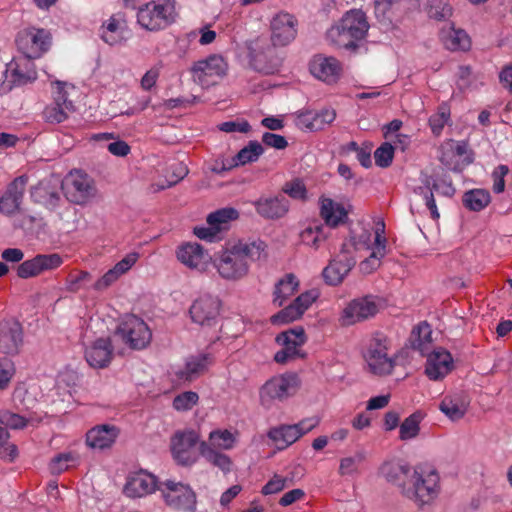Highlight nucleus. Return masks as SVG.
Instances as JSON below:
<instances>
[{
  "label": "nucleus",
  "mask_w": 512,
  "mask_h": 512,
  "mask_svg": "<svg viewBox=\"0 0 512 512\" xmlns=\"http://www.w3.org/2000/svg\"><path fill=\"white\" fill-rule=\"evenodd\" d=\"M267 255L264 241L238 240L214 255L213 266L221 279L238 282L249 275L252 262L264 260Z\"/></svg>",
  "instance_id": "f257e3e1"
},
{
  "label": "nucleus",
  "mask_w": 512,
  "mask_h": 512,
  "mask_svg": "<svg viewBox=\"0 0 512 512\" xmlns=\"http://www.w3.org/2000/svg\"><path fill=\"white\" fill-rule=\"evenodd\" d=\"M369 29L367 17L362 10L348 11L341 20L327 31V39L337 48L353 49Z\"/></svg>",
  "instance_id": "f03ea898"
},
{
  "label": "nucleus",
  "mask_w": 512,
  "mask_h": 512,
  "mask_svg": "<svg viewBox=\"0 0 512 512\" xmlns=\"http://www.w3.org/2000/svg\"><path fill=\"white\" fill-rule=\"evenodd\" d=\"M439 492V475L429 466L413 467L410 480L402 486V494L419 507L431 504Z\"/></svg>",
  "instance_id": "7ed1b4c3"
},
{
  "label": "nucleus",
  "mask_w": 512,
  "mask_h": 512,
  "mask_svg": "<svg viewBox=\"0 0 512 512\" xmlns=\"http://www.w3.org/2000/svg\"><path fill=\"white\" fill-rule=\"evenodd\" d=\"M302 381L295 372H284L269 378L259 388V402L265 408L284 403L300 390Z\"/></svg>",
  "instance_id": "20e7f679"
},
{
  "label": "nucleus",
  "mask_w": 512,
  "mask_h": 512,
  "mask_svg": "<svg viewBox=\"0 0 512 512\" xmlns=\"http://www.w3.org/2000/svg\"><path fill=\"white\" fill-rule=\"evenodd\" d=\"M176 16L175 0H153L139 8L137 21L146 30L158 31L173 23Z\"/></svg>",
  "instance_id": "39448f33"
},
{
  "label": "nucleus",
  "mask_w": 512,
  "mask_h": 512,
  "mask_svg": "<svg viewBox=\"0 0 512 512\" xmlns=\"http://www.w3.org/2000/svg\"><path fill=\"white\" fill-rule=\"evenodd\" d=\"M64 191L67 199L77 205L87 204L98 194L94 179L81 170H73L67 175Z\"/></svg>",
  "instance_id": "423d86ee"
},
{
  "label": "nucleus",
  "mask_w": 512,
  "mask_h": 512,
  "mask_svg": "<svg viewBox=\"0 0 512 512\" xmlns=\"http://www.w3.org/2000/svg\"><path fill=\"white\" fill-rule=\"evenodd\" d=\"M319 423L320 419L313 416L293 425H280L271 428L267 436L278 450H284L295 443L300 437L316 428Z\"/></svg>",
  "instance_id": "0eeeda50"
},
{
  "label": "nucleus",
  "mask_w": 512,
  "mask_h": 512,
  "mask_svg": "<svg viewBox=\"0 0 512 512\" xmlns=\"http://www.w3.org/2000/svg\"><path fill=\"white\" fill-rule=\"evenodd\" d=\"M115 336H119L130 348L140 350L150 343L152 333L141 318L127 315L118 325Z\"/></svg>",
  "instance_id": "6e6552de"
},
{
  "label": "nucleus",
  "mask_w": 512,
  "mask_h": 512,
  "mask_svg": "<svg viewBox=\"0 0 512 512\" xmlns=\"http://www.w3.org/2000/svg\"><path fill=\"white\" fill-rule=\"evenodd\" d=\"M158 490L170 508L186 512L195 511L196 495L188 485L167 480L160 483Z\"/></svg>",
  "instance_id": "1a4fd4ad"
},
{
  "label": "nucleus",
  "mask_w": 512,
  "mask_h": 512,
  "mask_svg": "<svg viewBox=\"0 0 512 512\" xmlns=\"http://www.w3.org/2000/svg\"><path fill=\"white\" fill-rule=\"evenodd\" d=\"M388 340L382 334H375L369 341L364 354L370 371L376 375L390 374L394 368V359L388 356Z\"/></svg>",
  "instance_id": "9d476101"
},
{
  "label": "nucleus",
  "mask_w": 512,
  "mask_h": 512,
  "mask_svg": "<svg viewBox=\"0 0 512 512\" xmlns=\"http://www.w3.org/2000/svg\"><path fill=\"white\" fill-rule=\"evenodd\" d=\"M227 63L220 55L209 57L194 63L191 68L193 80L202 87H210L219 82L227 72Z\"/></svg>",
  "instance_id": "9b49d317"
},
{
  "label": "nucleus",
  "mask_w": 512,
  "mask_h": 512,
  "mask_svg": "<svg viewBox=\"0 0 512 512\" xmlns=\"http://www.w3.org/2000/svg\"><path fill=\"white\" fill-rule=\"evenodd\" d=\"M378 311L379 303L375 297H359L343 308L338 321L341 326H351L375 316Z\"/></svg>",
  "instance_id": "f8f14e48"
},
{
  "label": "nucleus",
  "mask_w": 512,
  "mask_h": 512,
  "mask_svg": "<svg viewBox=\"0 0 512 512\" xmlns=\"http://www.w3.org/2000/svg\"><path fill=\"white\" fill-rule=\"evenodd\" d=\"M221 301L210 294L196 298L190 309L191 320L202 327L216 326L220 318Z\"/></svg>",
  "instance_id": "ddd939ff"
},
{
  "label": "nucleus",
  "mask_w": 512,
  "mask_h": 512,
  "mask_svg": "<svg viewBox=\"0 0 512 512\" xmlns=\"http://www.w3.org/2000/svg\"><path fill=\"white\" fill-rule=\"evenodd\" d=\"M239 212L235 208L225 207L218 209L207 216V226L194 228V234L202 240L213 242L218 234L228 229L230 222L238 219Z\"/></svg>",
  "instance_id": "4468645a"
},
{
  "label": "nucleus",
  "mask_w": 512,
  "mask_h": 512,
  "mask_svg": "<svg viewBox=\"0 0 512 512\" xmlns=\"http://www.w3.org/2000/svg\"><path fill=\"white\" fill-rule=\"evenodd\" d=\"M63 263L64 259L58 253L37 254L31 259L21 262L16 273L21 279L34 278L45 272L56 270Z\"/></svg>",
  "instance_id": "2eb2a0df"
},
{
  "label": "nucleus",
  "mask_w": 512,
  "mask_h": 512,
  "mask_svg": "<svg viewBox=\"0 0 512 512\" xmlns=\"http://www.w3.org/2000/svg\"><path fill=\"white\" fill-rule=\"evenodd\" d=\"M199 435L194 430L177 431L171 439L174 459L182 465H190L197 460L196 445Z\"/></svg>",
  "instance_id": "dca6fc26"
},
{
  "label": "nucleus",
  "mask_w": 512,
  "mask_h": 512,
  "mask_svg": "<svg viewBox=\"0 0 512 512\" xmlns=\"http://www.w3.org/2000/svg\"><path fill=\"white\" fill-rule=\"evenodd\" d=\"M177 260L187 269L203 273L207 271L212 260L209 252L196 242L179 245L175 251Z\"/></svg>",
  "instance_id": "f3484780"
},
{
  "label": "nucleus",
  "mask_w": 512,
  "mask_h": 512,
  "mask_svg": "<svg viewBox=\"0 0 512 512\" xmlns=\"http://www.w3.org/2000/svg\"><path fill=\"white\" fill-rule=\"evenodd\" d=\"M18 48L29 58L39 57L50 45V34L35 27L23 30L16 39Z\"/></svg>",
  "instance_id": "a211bd4d"
},
{
  "label": "nucleus",
  "mask_w": 512,
  "mask_h": 512,
  "mask_svg": "<svg viewBox=\"0 0 512 512\" xmlns=\"http://www.w3.org/2000/svg\"><path fill=\"white\" fill-rule=\"evenodd\" d=\"M270 31L273 46H286L296 37L297 20L289 13L280 12L271 19Z\"/></svg>",
  "instance_id": "6ab92c4d"
},
{
  "label": "nucleus",
  "mask_w": 512,
  "mask_h": 512,
  "mask_svg": "<svg viewBox=\"0 0 512 512\" xmlns=\"http://www.w3.org/2000/svg\"><path fill=\"white\" fill-rule=\"evenodd\" d=\"M24 344V333L21 324L14 319L0 321V352L6 355H17Z\"/></svg>",
  "instance_id": "aec40b11"
},
{
  "label": "nucleus",
  "mask_w": 512,
  "mask_h": 512,
  "mask_svg": "<svg viewBox=\"0 0 512 512\" xmlns=\"http://www.w3.org/2000/svg\"><path fill=\"white\" fill-rule=\"evenodd\" d=\"M318 294L314 290L300 294L294 301L271 317L273 324H285L299 319L316 300Z\"/></svg>",
  "instance_id": "412c9836"
},
{
  "label": "nucleus",
  "mask_w": 512,
  "mask_h": 512,
  "mask_svg": "<svg viewBox=\"0 0 512 512\" xmlns=\"http://www.w3.org/2000/svg\"><path fill=\"white\" fill-rule=\"evenodd\" d=\"M426 357L425 374L430 380H442L454 368L451 354L443 348L434 349L432 352L427 353Z\"/></svg>",
  "instance_id": "4be33fe9"
},
{
  "label": "nucleus",
  "mask_w": 512,
  "mask_h": 512,
  "mask_svg": "<svg viewBox=\"0 0 512 512\" xmlns=\"http://www.w3.org/2000/svg\"><path fill=\"white\" fill-rule=\"evenodd\" d=\"M27 178L24 176L14 179L0 194V213L13 216L20 211Z\"/></svg>",
  "instance_id": "5701e85b"
},
{
  "label": "nucleus",
  "mask_w": 512,
  "mask_h": 512,
  "mask_svg": "<svg viewBox=\"0 0 512 512\" xmlns=\"http://www.w3.org/2000/svg\"><path fill=\"white\" fill-rule=\"evenodd\" d=\"M101 39L113 46L125 42L129 36L127 21L123 13H116L103 22L100 29Z\"/></svg>",
  "instance_id": "b1692460"
},
{
  "label": "nucleus",
  "mask_w": 512,
  "mask_h": 512,
  "mask_svg": "<svg viewBox=\"0 0 512 512\" xmlns=\"http://www.w3.org/2000/svg\"><path fill=\"white\" fill-rule=\"evenodd\" d=\"M309 69L315 78L327 84L336 83L342 72L341 64L336 58L322 55H317L311 60Z\"/></svg>",
  "instance_id": "393cba45"
},
{
  "label": "nucleus",
  "mask_w": 512,
  "mask_h": 512,
  "mask_svg": "<svg viewBox=\"0 0 512 512\" xmlns=\"http://www.w3.org/2000/svg\"><path fill=\"white\" fill-rule=\"evenodd\" d=\"M386 243L387 239L384 235V224L378 223L375 228L373 249L370 251L369 256L359 264V270L362 274H371L380 267L381 261L387 253Z\"/></svg>",
  "instance_id": "a878e982"
},
{
  "label": "nucleus",
  "mask_w": 512,
  "mask_h": 512,
  "mask_svg": "<svg viewBox=\"0 0 512 512\" xmlns=\"http://www.w3.org/2000/svg\"><path fill=\"white\" fill-rule=\"evenodd\" d=\"M330 236L331 228L319 220L307 222L299 232L300 242L315 251L324 247Z\"/></svg>",
  "instance_id": "bb28decb"
},
{
  "label": "nucleus",
  "mask_w": 512,
  "mask_h": 512,
  "mask_svg": "<svg viewBox=\"0 0 512 512\" xmlns=\"http://www.w3.org/2000/svg\"><path fill=\"white\" fill-rule=\"evenodd\" d=\"M356 263L355 257L349 253L340 254L333 258L329 264L323 269L322 275L325 282L329 285L336 286L343 282Z\"/></svg>",
  "instance_id": "cd10ccee"
},
{
  "label": "nucleus",
  "mask_w": 512,
  "mask_h": 512,
  "mask_svg": "<svg viewBox=\"0 0 512 512\" xmlns=\"http://www.w3.org/2000/svg\"><path fill=\"white\" fill-rule=\"evenodd\" d=\"M158 487L154 475L139 471L128 477L124 486V493L130 498H141L153 493Z\"/></svg>",
  "instance_id": "c85d7f7f"
},
{
  "label": "nucleus",
  "mask_w": 512,
  "mask_h": 512,
  "mask_svg": "<svg viewBox=\"0 0 512 512\" xmlns=\"http://www.w3.org/2000/svg\"><path fill=\"white\" fill-rule=\"evenodd\" d=\"M113 357V347L109 338H98L85 349L87 363L97 369L107 367Z\"/></svg>",
  "instance_id": "c756f323"
},
{
  "label": "nucleus",
  "mask_w": 512,
  "mask_h": 512,
  "mask_svg": "<svg viewBox=\"0 0 512 512\" xmlns=\"http://www.w3.org/2000/svg\"><path fill=\"white\" fill-rule=\"evenodd\" d=\"M213 364V357L208 353H199L188 357L183 367L176 371V376L179 380L185 382H192Z\"/></svg>",
  "instance_id": "7c9ffc66"
},
{
  "label": "nucleus",
  "mask_w": 512,
  "mask_h": 512,
  "mask_svg": "<svg viewBox=\"0 0 512 512\" xmlns=\"http://www.w3.org/2000/svg\"><path fill=\"white\" fill-rule=\"evenodd\" d=\"M73 111V102L68 99L67 93L62 88H58L53 103L44 109L43 116L47 122L61 123Z\"/></svg>",
  "instance_id": "2f4dec72"
},
{
  "label": "nucleus",
  "mask_w": 512,
  "mask_h": 512,
  "mask_svg": "<svg viewBox=\"0 0 512 512\" xmlns=\"http://www.w3.org/2000/svg\"><path fill=\"white\" fill-rule=\"evenodd\" d=\"M422 183L426 186L427 192H424L422 187L418 188L419 193L424 195V200L427 208L430 210L431 215L434 219L439 218V212L434 199L433 191L441 193L445 196H452L455 192L452 184L449 182L442 181L441 183L436 182L431 177L425 175L422 179Z\"/></svg>",
  "instance_id": "473e14b6"
},
{
  "label": "nucleus",
  "mask_w": 512,
  "mask_h": 512,
  "mask_svg": "<svg viewBox=\"0 0 512 512\" xmlns=\"http://www.w3.org/2000/svg\"><path fill=\"white\" fill-rule=\"evenodd\" d=\"M257 213L266 219L283 217L289 209V202L284 195L262 197L254 202Z\"/></svg>",
  "instance_id": "72a5a7b5"
},
{
  "label": "nucleus",
  "mask_w": 512,
  "mask_h": 512,
  "mask_svg": "<svg viewBox=\"0 0 512 512\" xmlns=\"http://www.w3.org/2000/svg\"><path fill=\"white\" fill-rule=\"evenodd\" d=\"M413 467L399 461L384 462L380 467V474L390 483L397 485L402 491V486L407 485L411 478Z\"/></svg>",
  "instance_id": "f704fd0d"
},
{
  "label": "nucleus",
  "mask_w": 512,
  "mask_h": 512,
  "mask_svg": "<svg viewBox=\"0 0 512 512\" xmlns=\"http://www.w3.org/2000/svg\"><path fill=\"white\" fill-rule=\"evenodd\" d=\"M118 430L114 426L101 425L90 429L86 434V444L93 449L109 448L116 440Z\"/></svg>",
  "instance_id": "c9c22d12"
},
{
  "label": "nucleus",
  "mask_w": 512,
  "mask_h": 512,
  "mask_svg": "<svg viewBox=\"0 0 512 512\" xmlns=\"http://www.w3.org/2000/svg\"><path fill=\"white\" fill-rule=\"evenodd\" d=\"M440 39L443 45L451 51H465L470 48V38L462 29H456L453 25L444 26L440 31Z\"/></svg>",
  "instance_id": "e433bc0d"
},
{
  "label": "nucleus",
  "mask_w": 512,
  "mask_h": 512,
  "mask_svg": "<svg viewBox=\"0 0 512 512\" xmlns=\"http://www.w3.org/2000/svg\"><path fill=\"white\" fill-rule=\"evenodd\" d=\"M237 440V432H231L227 429H216L209 433L207 441L200 443L199 449L208 446L211 450H231L235 447Z\"/></svg>",
  "instance_id": "4c0bfd02"
},
{
  "label": "nucleus",
  "mask_w": 512,
  "mask_h": 512,
  "mask_svg": "<svg viewBox=\"0 0 512 512\" xmlns=\"http://www.w3.org/2000/svg\"><path fill=\"white\" fill-rule=\"evenodd\" d=\"M468 400L463 394L446 396L439 404V409L450 420L457 421L464 417L468 408Z\"/></svg>",
  "instance_id": "58836bf2"
},
{
  "label": "nucleus",
  "mask_w": 512,
  "mask_h": 512,
  "mask_svg": "<svg viewBox=\"0 0 512 512\" xmlns=\"http://www.w3.org/2000/svg\"><path fill=\"white\" fill-rule=\"evenodd\" d=\"M375 237V231L372 233L369 230L362 229L359 233L353 232L348 240L342 244V253L355 252H370L373 249V242Z\"/></svg>",
  "instance_id": "ea45409f"
},
{
  "label": "nucleus",
  "mask_w": 512,
  "mask_h": 512,
  "mask_svg": "<svg viewBox=\"0 0 512 512\" xmlns=\"http://www.w3.org/2000/svg\"><path fill=\"white\" fill-rule=\"evenodd\" d=\"M31 197L34 202L39 203L50 210L55 209L61 200L57 188L47 182H40L35 186L31 191Z\"/></svg>",
  "instance_id": "a19ab883"
},
{
  "label": "nucleus",
  "mask_w": 512,
  "mask_h": 512,
  "mask_svg": "<svg viewBox=\"0 0 512 512\" xmlns=\"http://www.w3.org/2000/svg\"><path fill=\"white\" fill-rule=\"evenodd\" d=\"M78 375L73 370L61 371L56 378L54 391L61 401L69 400L75 392Z\"/></svg>",
  "instance_id": "79ce46f5"
},
{
  "label": "nucleus",
  "mask_w": 512,
  "mask_h": 512,
  "mask_svg": "<svg viewBox=\"0 0 512 512\" xmlns=\"http://www.w3.org/2000/svg\"><path fill=\"white\" fill-rule=\"evenodd\" d=\"M298 288L299 281L297 277L293 274L286 275L275 285L273 303L277 306H283L298 291Z\"/></svg>",
  "instance_id": "37998d69"
},
{
  "label": "nucleus",
  "mask_w": 512,
  "mask_h": 512,
  "mask_svg": "<svg viewBox=\"0 0 512 512\" xmlns=\"http://www.w3.org/2000/svg\"><path fill=\"white\" fill-rule=\"evenodd\" d=\"M321 216L325 224L333 228L344 222L347 212L341 204L331 199H323L321 203Z\"/></svg>",
  "instance_id": "c03bdc74"
},
{
  "label": "nucleus",
  "mask_w": 512,
  "mask_h": 512,
  "mask_svg": "<svg viewBox=\"0 0 512 512\" xmlns=\"http://www.w3.org/2000/svg\"><path fill=\"white\" fill-rule=\"evenodd\" d=\"M275 340L279 345L292 349L299 357H304V354L301 352V348L307 339L302 328H294L284 331L278 334Z\"/></svg>",
  "instance_id": "a18cd8bd"
},
{
  "label": "nucleus",
  "mask_w": 512,
  "mask_h": 512,
  "mask_svg": "<svg viewBox=\"0 0 512 512\" xmlns=\"http://www.w3.org/2000/svg\"><path fill=\"white\" fill-rule=\"evenodd\" d=\"M26 81V77L18 71L16 63L10 62L0 69V95L9 92L14 84H23Z\"/></svg>",
  "instance_id": "49530a36"
},
{
  "label": "nucleus",
  "mask_w": 512,
  "mask_h": 512,
  "mask_svg": "<svg viewBox=\"0 0 512 512\" xmlns=\"http://www.w3.org/2000/svg\"><path fill=\"white\" fill-rule=\"evenodd\" d=\"M336 118L333 109H324L316 114L306 113L300 116V121L310 130L323 129L325 125L332 123Z\"/></svg>",
  "instance_id": "de8ad7c7"
},
{
  "label": "nucleus",
  "mask_w": 512,
  "mask_h": 512,
  "mask_svg": "<svg viewBox=\"0 0 512 512\" xmlns=\"http://www.w3.org/2000/svg\"><path fill=\"white\" fill-rule=\"evenodd\" d=\"M491 201L490 193L485 189H473L463 196V203L471 211H481Z\"/></svg>",
  "instance_id": "09e8293b"
},
{
  "label": "nucleus",
  "mask_w": 512,
  "mask_h": 512,
  "mask_svg": "<svg viewBox=\"0 0 512 512\" xmlns=\"http://www.w3.org/2000/svg\"><path fill=\"white\" fill-rule=\"evenodd\" d=\"M199 451L207 462L219 468L223 473L227 474L232 470L233 463L228 455L221 451L211 450L208 446H204Z\"/></svg>",
  "instance_id": "8fccbe9b"
},
{
  "label": "nucleus",
  "mask_w": 512,
  "mask_h": 512,
  "mask_svg": "<svg viewBox=\"0 0 512 512\" xmlns=\"http://www.w3.org/2000/svg\"><path fill=\"white\" fill-rule=\"evenodd\" d=\"M79 455L75 452H63L54 456L49 463V470L52 474H61L79 463Z\"/></svg>",
  "instance_id": "3c124183"
},
{
  "label": "nucleus",
  "mask_w": 512,
  "mask_h": 512,
  "mask_svg": "<svg viewBox=\"0 0 512 512\" xmlns=\"http://www.w3.org/2000/svg\"><path fill=\"white\" fill-rule=\"evenodd\" d=\"M432 330L428 323L423 322L419 324L412 332V346L414 349L426 354L428 345L432 341Z\"/></svg>",
  "instance_id": "603ef678"
},
{
  "label": "nucleus",
  "mask_w": 512,
  "mask_h": 512,
  "mask_svg": "<svg viewBox=\"0 0 512 512\" xmlns=\"http://www.w3.org/2000/svg\"><path fill=\"white\" fill-rule=\"evenodd\" d=\"M263 153L262 145L257 141H251L247 146L242 148L233 159L234 165H245L255 162Z\"/></svg>",
  "instance_id": "864d4df0"
},
{
  "label": "nucleus",
  "mask_w": 512,
  "mask_h": 512,
  "mask_svg": "<svg viewBox=\"0 0 512 512\" xmlns=\"http://www.w3.org/2000/svg\"><path fill=\"white\" fill-rule=\"evenodd\" d=\"M421 415L413 413L408 416L399 427V438L403 441L414 439L420 431Z\"/></svg>",
  "instance_id": "5fc2aeb1"
},
{
  "label": "nucleus",
  "mask_w": 512,
  "mask_h": 512,
  "mask_svg": "<svg viewBox=\"0 0 512 512\" xmlns=\"http://www.w3.org/2000/svg\"><path fill=\"white\" fill-rule=\"evenodd\" d=\"M428 15L438 21H445L452 16L453 9L448 0H429Z\"/></svg>",
  "instance_id": "6e6d98bb"
},
{
  "label": "nucleus",
  "mask_w": 512,
  "mask_h": 512,
  "mask_svg": "<svg viewBox=\"0 0 512 512\" xmlns=\"http://www.w3.org/2000/svg\"><path fill=\"white\" fill-rule=\"evenodd\" d=\"M478 84L482 85L479 76L474 74L470 67L460 66L457 73V86L461 90L475 89Z\"/></svg>",
  "instance_id": "4d7b16f0"
},
{
  "label": "nucleus",
  "mask_w": 512,
  "mask_h": 512,
  "mask_svg": "<svg viewBox=\"0 0 512 512\" xmlns=\"http://www.w3.org/2000/svg\"><path fill=\"white\" fill-rule=\"evenodd\" d=\"M199 402V395L193 391H185L177 394L172 402V407L178 412L190 411Z\"/></svg>",
  "instance_id": "13d9d810"
},
{
  "label": "nucleus",
  "mask_w": 512,
  "mask_h": 512,
  "mask_svg": "<svg viewBox=\"0 0 512 512\" xmlns=\"http://www.w3.org/2000/svg\"><path fill=\"white\" fill-rule=\"evenodd\" d=\"M91 280V274L87 271H72L65 279V290L77 293Z\"/></svg>",
  "instance_id": "bf43d9fd"
},
{
  "label": "nucleus",
  "mask_w": 512,
  "mask_h": 512,
  "mask_svg": "<svg viewBox=\"0 0 512 512\" xmlns=\"http://www.w3.org/2000/svg\"><path fill=\"white\" fill-rule=\"evenodd\" d=\"M450 118V109L443 103L439 106L438 111L429 119V125L433 134L439 135Z\"/></svg>",
  "instance_id": "052dcab7"
},
{
  "label": "nucleus",
  "mask_w": 512,
  "mask_h": 512,
  "mask_svg": "<svg viewBox=\"0 0 512 512\" xmlns=\"http://www.w3.org/2000/svg\"><path fill=\"white\" fill-rule=\"evenodd\" d=\"M364 460V455L358 453L354 456L344 457L340 460L339 474L341 476H355L358 474L359 464Z\"/></svg>",
  "instance_id": "680f3d73"
},
{
  "label": "nucleus",
  "mask_w": 512,
  "mask_h": 512,
  "mask_svg": "<svg viewBox=\"0 0 512 512\" xmlns=\"http://www.w3.org/2000/svg\"><path fill=\"white\" fill-rule=\"evenodd\" d=\"M394 155V147L391 143H383L379 148L376 149L374 153V159L375 163L379 167H388L392 160Z\"/></svg>",
  "instance_id": "e2e57ef3"
},
{
  "label": "nucleus",
  "mask_w": 512,
  "mask_h": 512,
  "mask_svg": "<svg viewBox=\"0 0 512 512\" xmlns=\"http://www.w3.org/2000/svg\"><path fill=\"white\" fill-rule=\"evenodd\" d=\"M26 419L8 410L0 411V424L10 429H21L26 426Z\"/></svg>",
  "instance_id": "0e129e2a"
},
{
  "label": "nucleus",
  "mask_w": 512,
  "mask_h": 512,
  "mask_svg": "<svg viewBox=\"0 0 512 512\" xmlns=\"http://www.w3.org/2000/svg\"><path fill=\"white\" fill-rule=\"evenodd\" d=\"M123 273H120L115 267L109 269L102 277H100L93 285L97 291H103L115 283Z\"/></svg>",
  "instance_id": "69168bd1"
},
{
  "label": "nucleus",
  "mask_w": 512,
  "mask_h": 512,
  "mask_svg": "<svg viewBox=\"0 0 512 512\" xmlns=\"http://www.w3.org/2000/svg\"><path fill=\"white\" fill-rule=\"evenodd\" d=\"M123 273H120L115 267L109 269L102 277H100L93 285L97 291H103L115 283Z\"/></svg>",
  "instance_id": "338daca9"
},
{
  "label": "nucleus",
  "mask_w": 512,
  "mask_h": 512,
  "mask_svg": "<svg viewBox=\"0 0 512 512\" xmlns=\"http://www.w3.org/2000/svg\"><path fill=\"white\" fill-rule=\"evenodd\" d=\"M123 273H120L115 267L109 269L102 277H100L93 285L97 291H103L115 283Z\"/></svg>",
  "instance_id": "774afa93"
}]
</instances>
